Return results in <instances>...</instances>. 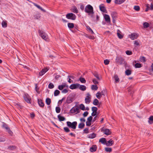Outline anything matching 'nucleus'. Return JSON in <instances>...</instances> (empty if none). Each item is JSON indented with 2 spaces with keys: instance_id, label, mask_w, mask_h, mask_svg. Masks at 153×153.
I'll list each match as a JSON object with an SVG mask.
<instances>
[{
  "instance_id": "obj_1",
  "label": "nucleus",
  "mask_w": 153,
  "mask_h": 153,
  "mask_svg": "<svg viewBox=\"0 0 153 153\" xmlns=\"http://www.w3.org/2000/svg\"><path fill=\"white\" fill-rule=\"evenodd\" d=\"M85 11L88 13V15L92 18L94 17L93 8L92 6L90 4L87 5L85 8Z\"/></svg>"
},
{
  "instance_id": "obj_2",
  "label": "nucleus",
  "mask_w": 153,
  "mask_h": 153,
  "mask_svg": "<svg viewBox=\"0 0 153 153\" xmlns=\"http://www.w3.org/2000/svg\"><path fill=\"white\" fill-rule=\"evenodd\" d=\"M39 36L42 37V38L46 41H48L49 40L48 36L46 33L43 31L39 30Z\"/></svg>"
},
{
  "instance_id": "obj_3",
  "label": "nucleus",
  "mask_w": 153,
  "mask_h": 153,
  "mask_svg": "<svg viewBox=\"0 0 153 153\" xmlns=\"http://www.w3.org/2000/svg\"><path fill=\"white\" fill-rule=\"evenodd\" d=\"M67 126L69 127L74 129H75L76 128V126L77 125V123L76 121L73 122L72 123H71L69 121H68L67 122Z\"/></svg>"
},
{
  "instance_id": "obj_4",
  "label": "nucleus",
  "mask_w": 153,
  "mask_h": 153,
  "mask_svg": "<svg viewBox=\"0 0 153 153\" xmlns=\"http://www.w3.org/2000/svg\"><path fill=\"white\" fill-rule=\"evenodd\" d=\"M66 18L69 19L75 20L76 18V16L73 13H68L66 15Z\"/></svg>"
},
{
  "instance_id": "obj_5",
  "label": "nucleus",
  "mask_w": 153,
  "mask_h": 153,
  "mask_svg": "<svg viewBox=\"0 0 153 153\" xmlns=\"http://www.w3.org/2000/svg\"><path fill=\"white\" fill-rule=\"evenodd\" d=\"M70 111L72 114H77L79 112V109L78 107H73L71 109Z\"/></svg>"
},
{
  "instance_id": "obj_6",
  "label": "nucleus",
  "mask_w": 153,
  "mask_h": 153,
  "mask_svg": "<svg viewBox=\"0 0 153 153\" xmlns=\"http://www.w3.org/2000/svg\"><path fill=\"white\" fill-rule=\"evenodd\" d=\"M101 131L102 132H103L105 134L107 135H110L111 133L109 129L104 128H101Z\"/></svg>"
},
{
  "instance_id": "obj_7",
  "label": "nucleus",
  "mask_w": 153,
  "mask_h": 153,
  "mask_svg": "<svg viewBox=\"0 0 153 153\" xmlns=\"http://www.w3.org/2000/svg\"><path fill=\"white\" fill-rule=\"evenodd\" d=\"M124 60V59L121 56H117L116 59V62L120 64H122Z\"/></svg>"
},
{
  "instance_id": "obj_8",
  "label": "nucleus",
  "mask_w": 153,
  "mask_h": 153,
  "mask_svg": "<svg viewBox=\"0 0 153 153\" xmlns=\"http://www.w3.org/2000/svg\"><path fill=\"white\" fill-rule=\"evenodd\" d=\"M73 100L74 99L72 96L70 94L67 98L66 102L67 103L69 104L72 102Z\"/></svg>"
},
{
  "instance_id": "obj_9",
  "label": "nucleus",
  "mask_w": 153,
  "mask_h": 153,
  "mask_svg": "<svg viewBox=\"0 0 153 153\" xmlns=\"http://www.w3.org/2000/svg\"><path fill=\"white\" fill-rule=\"evenodd\" d=\"M91 95L89 93H88L85 99V102L86 104H89L90 102L91 99Z\"/></svg>"
},
{
  "instance_id": "obj_10",
  "label": "nucleus",
  "mask_w": 153,
  "mask_h": 153,
  "mask_svg": "<svg viewBox=\"0 0 153 153\" xmlns=\"http://www.w3.org/2000/svg\"><path fill=\"white\" fill-rule=\"evenodd\" d=\"M138 37V35L136 33H133L129 35V37L132 40L136 39Z\"/></svg>"
},
{
  "instance_id": "obj_11",
  "label": "nucleus",
  "mask_w": 153,
  "mask_h": 153,
  "mask_svg": "<svg viewBox=\"0 0 153 153\" xmlns=\"http://www.w3.org/2000/svg\"><path fill=\"white\" fill-rule=\"evenodd\" d=\"M79 86V84L76 83V84H71L69 88L71 89H74L78 88Z\"/></svg>"
},
{
  "instance_id": "obj_12",
  "label": "nucleus",
  "mask_w": 153,
  "mask_h": 153,
  "mask_svg": "<svg viewBox=\"0 0 153 153\" xmlns=\"http://www.w3.org/2000/svg\"><path fill=\"white\" fill-rule=\"evenodd\" d=\"M48 69L47 68L43 69L39 72V75L40 76H42L46 72H47Z\"/></svg>"
},
{
  "instance_id": "obj_13",
  "label": "nucleus",
  "mask_w": 153,
  "mask_h": 153,
  "mask_svg": "<svg viewBox=\"0 0 153 153\" xmlns=\"http://www.w3.org/2000/svg\"><path fill=\"white\" fill-rule=\"evenodd\" d=\"M114 143V141L112 139H110L108 141H106V145L107 146H112Z\"/></svg>"
},
{
  "instance_id": "obj_14",
  "label": "nucleus",
  "mask_w": 153,
  "mask_h": 153,
  "mask_svg": "<svg viewBox=\"0 0 153 153\" xmlns=\"http://www.w3.org/2000/svg\"><path fill=\"white\" fill-rule=\"evenodd\" d=\"M100 10L102 12L104 13L106 12V9L103 4H101L99 6Z\"/></svg>"
},
{
  "instance_id": "obj_15",
  "label": "nucleus",
  "mask_w": 153,
  "mask_h": 153,
  "mask_svg": "<svg viewBox=\"0 0 153 153\" xmlns=\"http://www.w3.org/2000/svg\"><path fill=\"white\" fill-rule=\"evenodd\" d=\"M68 87L65 84H64L59 85L58 86V88L60 90H62L65 87Z\"/></svg>"
},
{
  "instance_id": "obj_16",
  "label": "nucleus",
  "mask_w": 153,
  "mask_h": 153,
  "mask_svg": "<svg viewBox=\"0 0 153 153\" xmlns=\"http://www.w3.org/2000/svg\"><path fill=\"white\" fill-rule=\"evenodd\" d=\"M104 17L105 21L107 22H110V19L109 16L105 14L104 15Z\"/></svg>"
},
{
  "instance_id": "obj_17",
  "label": "nucleus",
  "mask_w": 153,
  "mask_h": 153,
  "mask_svg": "<svg viewBox=\"0 0 153 153\" xmlns=\"http://www.w3.org/2000/svg\"><path fill=\"white\" fill-rule=\"evenodd\" d=\"M117 34L118 38L120 39H122L123 36L121 34V32L119 30H117Z\"/></svg>"
},
{
  "instance_id": "obj_18",
  "label": "nucleus",
  "mask_w": 153,
  "mask_h": 153,
  "mask_svg": "<svg viewBox=\"0 0 153 153\" xmlns=\"http://www.w3.org/2000/svg\"><path fill=\"white\" fill-rule=\"evenodd\" d=\"M38 102L39 106L41 107H43L44 105V103L41 99H38Z\"/></svg>"
},
{
  "instance_id": "obj_19",
  "label": "nucleus",
  "mask_w": 153,
  "mask_h": 153,
  "mask_svg": "<svg viewBox=\"0 0 153 153\" xmlns=\"http://www.w3.org/2000/svg\"><path fill=\"white\" fill-rule=\"evenodd\" d=\"M79 88L82 91H84L86 89V87L84 85H80L79 84Z\"/></svg>"
},
{
  "instance_id": "obj_20",
  "label": "nucleus",
  "mask_w": 153,
  "mask_h": 153,
  "mask_svg": "<svg viewBox=\"0 0 153 153\" xmlns=\"http://www.w3.org/2000/svg\"><path fill=\"white\" fill-rule=\"evenodd\" d=\"M97 148L96 146L95 145H94L90 148V151L91 152H95Z\"/></svg>"
},
{
  "instance_id": "obj_21",
  "label": "nucleus",
  "mask_w": 153,
  "mask_h": 153,
  "mask_svg": "<svg viewBox=\"0 0 153 153\" xmlns=\"http://www.w3.org/2000/svg\"><path fill=\"white\" fill-rule=\"evenodd\" d=\"M99 142H101L102 144H106V140L105 138H102L100 139Z\"/></svg>"
},
{
  "instance_id": "obj_22",
  "label": "nucleus",
  "mask_w": 153,
  "mask_h": 153,
  "mask_svg": "<svg viewBox=\"0 0 153 153\" xmlns=\"http://www.w3.org/2000/svg\"><path fill=\"white\" fill-rule=\"evenodd\" d=\"M126 0H115L114 2L115 4H120L124 2Z\"/></svg>"
},
{
  "instance_id": "obj_23",
  "label": "nucleus",
  "mask_w": 153,
  "mask_h": 153,
  "mask_svg": "<svg viewBox=\"0 0 153 153\" xmlns=\"http://www.w3.org/2000/svg\"><path fill=\"white\" fill-rule=\"evenodd\" d=\"M33 4L37 8L40 10H41L43 11V12H45V10L42 9V8L40 6L36 4V3H33Z\"/></svg>"
},
{
  "instance_id": "obj_24",
  "label": "nucleus",
  "mask_w": 153,
  "mask_h": 153,
  "mask_svg": "<svg viewBox=\"0 0 153 153\" xmlns=\"http://www.w3.org/2000/svg\"><path fill=\"white\" fill-rule=\"evenodd\" d=\"M114 78L115 79V83H118L120 81V79L118 76L117 75H115L114 76Z\"/></svg>"
},
{
  "instance_id": "obj_25",
  "label": "nucleus",
  "mask_w": 153,
  "mask_h": 153,
  "mask_svg": "<svg viewBox=\"0 0 153 153\" xmlns=\"http://www.w3.org/2000/svg\"><path fill=\"white\" fill-rule=\"evenodd\" d=\"M93 75L98 80H100L101 79V77L99 76V75L97 73H94Z\"/></svg>"
},
{
  "instance_id": "obj_26",
  "label": "nucleus",
  "mask_w": 153,
  "mask_h": 153,
  "mask_svg": "<svg viewBox=\"0 0 153 153\" xmlns=\"http://www.w3.org/2000/svg\"><path fill=\"white\" fill-rule=\"evenodd\" d=\"M148 123L151 124L153 123V116H151L149 118Z\"/></svg>"
},
{
  "instance_id": "obj_27",
  "label": "nucleus",
  "mask_w": 153,
  "mask_h": 153,
  "mask_svg": "<svg viewBox=\"0 0 153 153\" xmlns=\"http://www.w3.org/2000/svg\"><path fill=\"white\" fill-rule=\"evenodd\" d=\"M71 10L72 11L75 13H78V10L77 9V8L75 6H73L71 8Z\"/></svg>"
},
{
  "instance_id": "obj_28",
  "label": "nucleus",
  "mask_w": 153,
  "mask_h": 153,
  "mask_svg": "<svg viewBox=\"0 0 153 153\" xmlns=\"http://www.w3.org/2000/svg\"><path fill=\"white\" fill-rule=\"evenodd\" d=\"M96 136V134L94 133H92L91 134L88 135V137L90 138H93Z\"/></svg>"
},
{
  "instance_id": "obj_29",
  "label": "nucleus",
  "mask_w": 153,
  "mask_h": 153,
  "mask_svg": "<svg viewBox=\"0 0 153 153\" xmlns=\"http://www.w3.org/2000/svg\"><path fill=\"white\" fill-rule=\"evenodd\" d=\"M58 118L60 121H63L65 119V118L64 117L60 115H58Z\"/></svg>"
},
{
  "instance_id": "obj_30",
  "label": "nucleus",
  "mask_w": 153,
  "mask_h": 153,
  "mask_svg": "<svg viewBox=\"0 0 153 153\" xmlns=\"http://www.w3.org/2000/svg\"><path fill=\"white\" fill-rule=\"evenodd\" d=\"M60 93V91L58 90H56L54 92V95L55 96H58Z\"/></svg>"
},
{
  "instance_id": "obj_31",
  "label": "nucleus",
  "mask_w": 153,
  "mask_h": 153,
  "mask_svg": "<svg viewBox=\"0 0 153 153\" xmlns=\"http://www.w3.org/2000/svg\"><path fill=\"white\" fill-rule=\"evenodd\" d=\"M68 27L70 28H73L74 27V25L73 23H68Z\"/></svg>"
},
{
  "instance_id": "obj_32",
  "label": "nucleus",
  "mask_w": 153,
  "mask_h": 153,
  "mask_svg": "<svg viewBox=\"0 0 153 153\" xmlns=\"http://www.w3.org/2000/svg\"><path fill=\"white\" fill-rule=\"evenodd\" d=\"M46 102L48 105H49L51 103V100L50 98H47L46 100Z\"/></svg>"
},
{
  "instance_id": "obj_33",
  "label": "nucleus",
  "mask_w": 153,
  "mask_h": 153,
  "mask_svg": "<svg viewBox=\"0 0 153 153\" xmlns=\"http://www.w3.org/2000/svg\"><path fill=\"white\" fill-rule=\"evenodd\" d=\"M93 103L94 105H97L99 103V101L97 99H95L94 100Z\"/></svg>"
},
{
  "instance_id": "obj_34",
  "label": "nucleus",
  "mask_w": 153,
  "mask_h": 153,
  "mask_svg": "<svg viewBox=\"0 0 153 153\" xmlns=\"http://www.w3.org/2000/svg\"><path fill=\"white\" fill-rule=\"evenodd\" d=\"M96 96L97 98L100 99L102 96L101 92H98L96 94Z\"/></svg>"
},
{
  "instance_id": "obj_35",
  "label": "nucleus",
  "mask_w": 153,
  "mask_h": 153,
  "mask_svg": "<svg viewBox=\"0 0 153 153\" xmlns=\"http://www.w3.org/2000/svg\"><path fill=\"white\" fill-rule=\"evenodd\" d=\"M2 127L3 128L5 129L6 130L8 129L9 128L8 127L7 125L5 123H3Z\"/></svg>"
},
{
  "instance_id": "obj_36",
  "label": "nucleus",
  "mask_w": 153,
  "mask_h": 153,
  "mask_svg": "<svg viewBox=\"0 0 153 153\" xmlns=\"http://www.w3.org/2000/svg\"><path fill=\"white\" fill-rule=\"evenodd\" d=\"M15 105L18 108L21 109L22 108V106L19 103H15Z\"/></svg>"
},
{
  "instance_id": "obj_37",
  "label": "nucleus",
  "mask_w": 153,
  "mask_h": 153,
  "mask_svg": "<svg viewBox=\"0 0 153 153\" xmlns=\"http://www.w3.org/2000/svg\"><path fill=\"white\" fill-rule=\"evenodd\" d=\"M79 80L82 83H85L86 82V80L84 78L80 77L79 79Z\"/></svg>"
},
{
  "instance_id": "obj_38",
  "label": "nucleus",
  "mask_w": 153,
  "mask_h": 153,
  "mask_svg": "<svg viewBox=\"0 0 153 153\" xmlns=\"http://www.w3.org/2000/svg\"><path fill=\"white\" fill-rule=\"evenodd\" d=\"M85 126V124L83 123H81L79 124L78 127L79 128L82 129L84 128Z\"/></svg>"
},
{
  "instance_id": "obj_39",
  "label": "nucleus",
  "mask_w": 153,
  "mask_h": 153,
  "mask_svg": "<svg viewBox=\"0 0 153 153\" xmlns=\"http://www.w3.org/2000/svg\"><path fill=\"white\" fill-rule=\"evenodd\" d=\"M140 41L137 40L134 41V44L136 46H139L140 45Z\"/></svg>"
},
{
  "instance_id": "obj_40",
  "label": "nucleus",
  "mask_w": 153,
  "mask_h": 153,
  "mask_svg": "<svg viewBox=\"0 0 153 153\" xmlns=\"http://www.w3.org/2000/svg\"><path fill=\"white\" fill-rule=\"evenodd\" d=\"M105 149V151L108 152H111L112 151V149L111 148L106 147Z\"/></svg>"
},
{
  "instance_id": "obj_41",
  "label": "nucleus",
  "mask_w": 153,
  "mask_h": 153,
  "mask_svg": "<svg viewBox=\"0 0 153 153\" xmlns=\"http://www.w3.org/2000/svg\"><path fill=\"white\" fill-rule=\"evenodd\" d=\"M126 74L127 75H129L131 74V71L129 70H127L125 71Z\"/></svg>"
},
{
  "instance_id": "obj_42",
  "label": "nucleus",
  "mask_w": 153,
  "mask_h": 153,
  "mask_svg": "<svg viewBox=\"0 0 153 153\" xmlns=\"http://www.w3.org/2000/svg\"><path fill=\"white\" fill-rule=\"evenodd\" d=\"M2 27H7V23L4 21L2 22L1 23Z\"/></svg>"
},
{
  "instance_id": "obj_43",
  "label": "nucleus",
  "mask_w": 153,
  "mask_h": 153,
  "mask_svg": "<svg viewBox=\"0 0 153 153\" xmlns=\"http://www.w3.org/2000/svg\"><path fill=\"white\" fill-rule=\"evenodd\" d=\"M98 87L97 85H93L91 86V89L93 90H97L98 89Z\"/></svg>"
},
{
  "instance_id": "obj_44",
  "label": "nucleus",
  "mask_w": 153,
  "mask_h": 153,
  "mask_svg": "<svg viewBox=\"0 0 153 153\" xmlns=\"http://www.w3.org/2000/svg\"><path fill=\"white\" fill-rule=\"evenodd\" d=\"M48 87L50 89H52L54 87V85L53 83H50L48 85Z\"/></svg>"
},
{
  "instance_id": "obj_45",
  "label": "nucleus",
  "mask_w": 153,
  "mask_h": 153,
  "mask_svg": "<svg viewBox=\"0 0 153 153\" xmlns=\"http://www.w3.org/2000/svg\"><path fill=\"white\" fill-rule=\"evenodd\" d=\"M143 25L144 28H147L149 27V24L148 23L145 22L143 23Z\"/></svg>"
},
{
  "instance_id": "obj_46",
  "label": "nucleus",
  "mask_w": 153,
  "mask_h": 153,
  "mask_svg": "<svg viewBox=\"0 0 153 153\" xmlns=\"http://www.w3.org/2000/svg\"><path fill=\"white\" fill-rule=\"evenodd\" d=\"M24 100L25 101L28 103H30V99L27 98V97H24Z\"/></svg>"
},
{
  "instance_id": "obj_47",
  "label": "nucleus",
  "mask_w": 153,
  "mask_h": 153,
  "mask_svg": "<svg viewBox=\"0 0 153 153\" xmlns=\"http://www.w3.org/2000/svg\"><path fill=\"white\" fill-rule=\"evenodd\" d=\"M61 111V109L60 107H56V111L57 113H59Z\"/></svg>"
},
{
  "instance_id": "obj_48",
  "label": "nucleus",
  "mask_w": 153,
  "mask_h": 153,
  "mask_svg": "<svg viewBox=\"0 0 153 153\" xmlns=\"http://www.w3.org/2000/svg\"><path fill=\"white\" fill-rule=\"evenodd\" d=\"M135 67L136 68H140L141 67V65L140 63H137L135 64Z\"/></svg>"
},
{
  "instance_id": "obj_49",
  "label": "nucleus",
  "mask_w": 153,
  "mask_h": 153,
  "mask_svg": "<svg viewBox=\"0 0 153 153\" xmlns=\"http://www.w3.org/2000/svg\"><path fill=\"white\" fill-rule=\"evenodd\" d=\"M92 110L93 111V112H97V108L96 107H93L92 108Z\"/></svg>"
},
{
  "instance_id": "obj_50",
  "label": "nucleus",
  "mask_w": 153,
  "mask_h": 153,
  "mask_svg": "<svg viewBox=\"0 0 153 153\" xmlns=\"http://www.w3.org/2000/svg\"><path fill=\"white\" fill-rule=\"evenodd\" d=\"M80 108L82 110H85V107L84 105L82 104H81L80 105Z\"/></svg>"
},
{
  "instance_id": "obj_51",
  "label": "nucleus",
  "mask_w": 153,
  "mask_h": 153,
  "mask_svg": "<svg viewBox=\"0 0 153 153\" xmlns=\"http://www.w3.org/2000/svg\"><path fill=\"white\" fill-rule=\"evenodd\" d=\"M7 131L8 133L11 136H12L13 133L12 131L10 130V128L7 130Z\"/></svg>"
},
{
  "instance_id": "obj_52",
  "label": "nucleus",
  "mask_w": 153,
  "mask_h": 153,
  "mask_svg": "<svg viewBox=\"0 0 153 153\" xmlns=\"http://www.w3.org/2000/svg\"><path fill=\"white\" fill-rule=\"evenodd\" d=\"M64 129L65 132H68L70 131L69 129L67 127H65L64 128Z\"/></svg>"
},
{
  "instance_id": "obj_53",
  "label": "nucleus",
  "mask_w": 153,
  "mask_h": 153,
  "mask_svg": "<svg viewBox=\"0 0 153 153\" xmlns=\"http://www.w3.org/2000/svg\"><path fill=\"white\" fill-rule=\"evenodd\" d=\"M92 81L95 84H97L99 83L95 79H93Z\"/></svg>"
},
{
  "instance_id": "obj_54",
  "label": "nucleus",
  "mask_w": 153,
  "mask_h": 153,
  "mask_svg": "<svg viewBox=\"0 0 153 153\" xmlns=\"http://www.w3.org/2000/svg\"><path fill=\"white\" fill-rule=\"evenodd\" d=\"M68 91V90L67 89H64L62 91V92L64 94H66L67 93Z\"/></svg>"
},
{
  "instance_id": "obj_55",
  "label": "nucleus",
  "mask_w": 153,
  "mask_h": 153,
  "mask_svg": "<svg viewBox=\"0 0 153 153\" xmlns=\"http://www.w3.org/2000/svg\"><path fill=\"white\" fill-rule=\"evenodd\" d=\"M126 54L128 55H131L132 54V52L129 51L127 50L126 52Z\"/></svg>"
},
{
  "instance_id": "obj_56",
  "label": "nucleus",
  "mask_w": 153,
  "mask_h": 153,
  "mask_svg": "<svg viewBox=\"0 0 153 153\" xmlns=\"http://www.w3.org/2000/svg\"><path fill=\"white\" fill-rule=\"evenodd\" d=\"M8 148L9 149L13 150L16 149V147L15 146H10L8 147Z\"/></svg>"
},
{
  "instance_id": "obj_57",
  "label": "nucleus",
  "mask_w": 153,
  "mask_h": 153,
  "mask_svg": "<svg viewBox=\"0 0 153 153\" xmlns=\"http://www.w3.org/2000/svg\"><path fill=\"white\" fill-rule=\"evenodd\" d=\"M140 7L138 6H135L134 7V9L136 11H139L140 10Z\"/></svg>"
},
{
  "instance_id": "obj_58",
  "label": "nucleus",
  "mask_w": 153,
  "mask_h": 153,
  "mask_svg": "<svg viewBox=\"0 0 153 153\" xmlns=\"http://www.w3.org/2000/svg\"><path fill=\"white\" fill-rule=\"evenodd\" d=\"M87 28L90 31H91V33L92 34H94V33L92 30L89 27V26H87Z\"/></svg>"
},
{
  "instance_id": "obj_59",
  "label": "nucleus",
  "mask_w": 153,
  "mask_h": 153,
  "mask_svg": "<svg viewBox=\"0 0 153 153\" xmlns=\"http://www.w3.org/2000/svg\"><path fill=\"white\" fill-rule=\"evenodd\" d=\"M5 138L4 137H0V142H4L5 140Z\"/></svg>"
},
{
  "instance_id": "obj_60",
  "label": "nucleus",
  "mask_w": 153,
  "mask_h": 153,
  "mask_svg": "<svg viewBox=\"0 0 153 153\" xmlns=\"http://www.w3.org/2000/svg\"><path fill=\"white\" fill-rule=\"evenodd\" d=\"M141 61L144 62L145 61V58L144 56L141 57L140 58Z\"/></svg>"
},
{
  "instance_id": "obj_61",
  "label": "nucleus",
  "mask_w": 153,
  "mask_h": 153,
  "mask_svg": "<svg viewBox=\"0 0 153 153\" xmlns=\"http://www.w3.org/2000/svg\"><path fill=\"white\" fill-rule=\"evenodd\" d=\"M86 37L87 38L91 39H93L94 38V36H86Z\"/></svg>"
},
{
  "instance_id": "obj_62",
  "label": "nucleus",
  "mask_w": 153,
  "mask_h": 153,
  "mask_svg": "<svg viewBox=\"0 0 153 153\" xmlns=\"http://www.w3.org/2000/svg\"><path fill=\"white\" fill-rule=\"evenodd\" d=\"M104 63L106 65H108L109 63V61L108 59H105L104 60Z\"/></svg>"
},
{
  "instance_id": "obj_63",
  "label": "nucleus",
  "mask_w": 153,
  "mask_h": 153,
  "mask_svg": "<svg viewBox=\"0 0 153 153\" xmlns=\"http://www.w3.org/2000/svg\"><path fill=\"white\" fill-rule=\"evenodd\" d=\"M91 122H90V121H87L86 122V126H91Z\"/></svg>"
},
{
  "instance_id": "obj_64",
  "label": "nucleus",
  "mask_w": 153,
  "mask_h": 153,
  "mask_svg": "<svg viewBox=\"0 0 153 153\" xmlns=\"http://www.w3.org/2000/svg\"><path fill=\"white\" fill-rule=\"evenodd\" d=\"M92 116H90L88 118L87 120L88 121L91 122L92 120Z\"/></svg>"
}]
</instances>
